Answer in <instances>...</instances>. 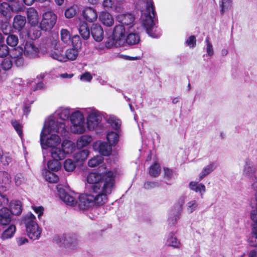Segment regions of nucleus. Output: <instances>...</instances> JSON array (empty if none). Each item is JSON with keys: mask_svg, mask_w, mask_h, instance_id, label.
I'll return each mask as SVG.
<instances>
[{"mask_svg": "<svg viewBox=\"0 0 257 257\" xmlns=\"http://www.w3.org/2000/svg\"><path fill=\"white\" fill-rule=\"evenodd\" d=\"M115 173L102 165L97 172L87 176V181L92 184L90 194H82L78 196L77 204L80 210H86L92 206H102L108 200L114 186Z\"/></svg>", "mask_w": 257, "mask_h": 257, "instance_id": "f257e3e1", "label": "nucleus"}, {"mask_svg": "<svg viewBox=\"0 0 257 257\" xmlns=\"http://www.w3.org/2000/svg\"><path fill=\"white\" fill-rule=\"evenodd\" d=\"M58 124H59L53 119L49 123H44L40 134V143L43 149L46 148L51 149L60 145L61 138L55 133L64 136L67 135V132L65 131L64 124L60 123L59 127H57Z\"/></svg>", "mask_w": 257, "mask_h": 257, "instance_id": "f03ea898", "label": "nucleus"}, {"mask_svg": "<svg viewBox=\"0 0 257 257\" xmlns=\"http://www.w3.org/2000/svg\"><path fill=\"white\" fill-rule=\"evenodd\" d=\"M146 10L143 11L141 20L142 25L148 35L152 38H158L160 33L158 31L153 20L155 16L154 7L152 0H145Z\"/></svg>", "mask_w": 257, "mask_h": 257, "instance_id": "7ed1b4c3", "label": "nucleus"}, {"mask_svg": "<svg viewBox=\"0 0 257 257\" xmlns=\"http://www.w3.org/2000/svg\"><path fill=\"white\" fill-rule=\"evenodd\" d=\"M127 28L122 25L115 26L113 29L112 36L107 38L105 42V45L107 48L113 46L120 47L125 44V39L127 34Z\"/></svg>", "mask_w": 257, "mask_h": 257, "instance_id": "20e7f679", "label": "nucleus"}, {"mask_svg": "<svg viewBox=\"0 0 257 257\" xmlns=\"http://www.w3.org/2000/svg\"><path fill=\"white\" fill-rule=\"evenodd\" d=\"M23 221L28 236L33 240L39 238L42 230L36 222L35 216L31 212L28 213L23 216Z\"/></svg>", "mask_w": 257, "mask_h": 257, "instance_id": "39448f33", "label": "nucleus"}, {"mask_svg": "<svg viewBox=\"0 0 257 257\" xmlns=\"http://www.w3.org/2000/svg\"><path fill=\"white\" fill-rule=\"evenodd\" d=\"M70 109L68 107H60L58 108L54 112V113L50 116L45 121V123H49L51 119L56 121L59 124L57 125V127H59L60 123H62L65 125V131L67 132L68 119L70 118L71 116Z\"/></svg>", "mask_w": 257, "mask_h": 257, "instance_id": "423d86ee", "label": "nucleus"}, {"mask_svg": "<svg viewBox=\"0 0 257 257\" xmlns=\"http://www.w3.org/2000/svg\"><path fill=\"white\" fill-rule=\"evenodd\" d=\"M84 112L87 115L86 125L87 130L92 131L100 123L102 120V113L93 107L84 109Z\"/></svg>", "mask_w": 257, "mask_h": 257, "instance_id": "0eeeda50", "label": "nucleus"}, {"mask_svg": "<svg viewBox=\"0 0 257 257\" xmlns=\"http://www.w3.org/2000/svg\"><path fill=\"white\" fill-rule=\"evenodd\" d=\"M257 171V155L247 158L244 160L242 168L244 176L250 178Z\"/></svg>", "mask_w": 257, "mask_h": 257, "instance_id": "6e6552de", "label": "nucleus"}, {"mask_svg": "<svg viewBox=\"0 0 257 257\" xmlns=\"http://www.w3.org/2000/svg\"><path fill=\"white\" fill-rule=\"evenodd\" d=\"M57 20L56 15L51 11L45 12L40 23V27L42 30H50L54 26Z\"/></svg>", "mask_w": 257, "mask_h": 257, "instance_id": "1a4fd4ad", "label": "nucleus"}, {"mask_svg": "<svg viewBox=\"0 0 257 257\" xmlns=\"http://www.w3.org/2000/svg\"><path fill=\"white\" fill-rule=\"evenodd\" d=\"M60 199L67 205L75 206L77 204L78 195L74 192L67 193L63 188H58Z\"/></svg>", "mask_w": 257, "mask_h": 257, "instance_id": "9d476101", "label": "nucleus"}, {"mask_svg": "<svg viewBox=\"0 0 257 257\" xmlns=\"http://www.w3.org/2000/svg\"><path fill=\"white\" fill-rule=\"evenodd\" d=\"M57 242L71 249L76 248L78 243V239L75 234H63L58 237Z\"/></svg>", "mask_w": 257, "mask_h": 257, "instance_id": "9b49d317", "label": "nucleus"}, {"mask_svg": "<svg viewBox=\"0 0 257 257\" xmlns=\"http://www.w3.org/2000/svg\"><path fill=\"white\" fill-rule=\"evenodd\" d=\"M23 53V49L21 47L15 48L10 51L11 58L17 67L22 66L24 64Z\"/></svg>", "mask_w": 257, "mask_h": 257, "instance_id": "f8f14e48", "label": "nucleus"}, {"mask_svg": "<svg viewBox=\"0 0 257 257\" xmlns=\"http://www.w3.org/2000/svg\"><path fill=\"white\" fill-rule=\"evenodd\" d=\"M23 10V7L15 8L14 6L12 7L7 3H3L0 5V14L4 17L6 20L11 19L13 12H19Z\"/></svg>", "mask_w": 257, "mask_h": 257, "instance_id": "ddd939ff", "label": "nucleus"}, {"mask_svg": "<svg viewBox=\"0 0 257 257\" xmlns=\"http://www.w3.org/2000/svg\"><path fill=\"white\" fill-rule=\"evenodd\" d=\"M135 25L130 26L127 28V36L125 39V44L134 45L138 44L140 41V36L135 30Z\"/></svg>", "mask_w": 257, "mask_h": 257, "instance_id": "4468645a", "label": "nucleus"}, {"mask_svg": "<svg viewBox=\"0 0 257 257\" xmlns=\"http://www.w3.org/2000/svg\"><path fill=\"white\" fill-rule=\"evenodd\" d=\"M49 54L52 59L61 62H65V52L59 43L56 42L54 49L49 52Z\"/></svg>", "mask_w": 257, "mask_h": 257, "instance_id": "2eb2a0df", "label": "nucleus"}, {"mask_svg": "<svg viewBox=\"0 0 257 257\" xmlns=\"http://www.w3.org/2000/svg\"><path fill=\"white\" fill-rule=\"evenodd\" d=\"M23 52L26 56L30 58H35L38 57L39 49L34 43L27 42L24 45Z\"/></svg>", "mask_w": 257, "mask_h": 257, "instance_id": "dca6fc26", "label": "nucleus"}, {"mask_svg": "<svg viewBox=\"0 0 257 257\" xmlns=\"http://www.w3.org/2000/svg\"><path fill=\"white\" fill-rule=\"evenodd\" d=\"M93 149L99 152L103 156H109L112 151L111 147L106 143L101 141H97L93 143Z\"/></svg>", "mask_w": 257, "mask_h": 257, "instance_id": "f3484780", "label": "nucleus"}, {"mask_svg": "<svg viewBox=\"0 0 257 257\" xmlns=\"http://www.w3.org/2000/svg\"><path fill=\"white\" fill-rule=\"evenodd\" d=\"M71 125L69 127L68 126L67 132L68 131L75 134H83L86 132L87 129L85 121L72 122Z\"/></svg>", "mask_w": 257, "mask_h": 257, "instance_id": "a211bd4d", "label": "nucleus"}, {"mask_svg": "<svg viewBox=\"0 0 257 257\" xmlns=\"http://www.w3.org/2000/svg\"><path fill=\"white\" fill-rule=\"evenodd\" d=\"M11 175L5 171H0V189L7 191L11 183Z\"/></svg>", "mask_w": 257, "mask_h": 257, "instance_id": "6ab92c4d", "label": "nucleus"}, {"mask_svg": "<svg viewBox=\"0 0 257 257\" xmlns=\"http://www.w3.org/2000/svg\"><path fill=\"white\" fill-rule=\"evenodd\" d=\"M16 231V227L14 224L4 225L0 238L3 240L9 239L13 237Z\"/></svg>", "mask_w": 257, "mask_h": 257, "instance_id": "aec40b11", "label": "nucleus"}, {"mask_svg": "<svg viewBox=\"0 0 257 257\" xmlns=\"http://www.w3.org/2000/svg\"><path fill=\"white\" fill-rule=\"evenodd\" d=\"M166 244L168 246H172L175 248H180L182 246V243L178 239L174 232H169L166 236Z\"/></svg>", "mask_w": 257, "mask_h": 257, "instance_id": "412c9836", "label": "nucleus"}, {"mask_svg": "<svg viewBox=\"0 0 257 257\" xmlns=\"http://www.w3.org/2000/svg\"><path fill=\"white\" fill-rule=\"evenodd\" d=\"M91 34L94 40L97 42H100L103 39V30L99 25L93 24L92 26Z\"/></svg>", "mask_w": 257, "mask_h": 257, "instance_id": "4be33fe9", "label": "nucleus"}, {"mask_svg": "<svg viewBox=\"0 0 257 257\" xmlns=\"http://www.w3.org/2000/svg\"><path fill=\"white\" fill-rule=\"evenodd\" d=\"M82 16L83 18L89 23H93L97 19L96 11L90 7H87L84 9Z\"/></svg>", "mask_w": 257, "mask_h": 257, "instance_id": "5701e85b", "label": "nucleus"}, {"mask_svg": "<svg viewBox=\"0 0 257 257\" xmlns=\"http://www.w3.org/2000/svg\"><path fill=\"white\" fill-rule=\"evenodd\" d=\"M12 212L7 207H3L0 210V224L8 225L11 221Z\"/></svg>", "mask_w": 257, "mask_h": 257, "instance_id": "b1692460", "label": "nucleus"}, {"mask_svg": "<svg viewBox=\"0 0 257 257\" xmlns=\"http://www.w3.org/2000/svg\"><path fill=\"white\" fill-rule=\"evenodd\" d=\"M60 146L61 147L63 153L65 156L71 154L75 150L76 145L73 142L65 140L61 143Z\"/></svg>", "mask_w": 257, "mask_h": 257, "instance_id": "393cba45", "label": "nucleus"}, {"mask_svg": "<svg viewBox=\"0 0 257 257\" xmlns=\"http://www.w3.org/2000/svg\"><path fill=\"white\" fill-rule=\"evenodd\" d=\"M27 19L29 23L31 26H35L38 24L39 17L37 11L35 9L30 8L28 9Z\"/></svg>", "mask_w": 257, "mask_h": 257, "instance_id": "a878e982", "label": "nucleus"}, {"mask_svg": "<svg viewBox=\"0 0 257 257\" xmlns=\"http://www.w3.org/2000/svg\"><path fill=\"white\" fill-rule=\"evenodd\" d=\"M92 141V138L91 136L84 135L78 138L76 142L75 145L78 150H81L87 147Z\"/></svg>", "mask_w": 257, "mask_h": 257, "instance_id": "bb28decb", "label": "nucleus"}, {"mask_svg": "<svg viewBox=\"0 0 257 257\" xmlns=\"http://www.w3.org/2000/svg\"><path fill=\"white\" fill-rule=\"evenodd\" d=\"M117 20L123 25L130 27L135 20L134 16L130 13L119 14L116 17Z\"/></svg>", "mask_w": 257, "mask_h": 257, "instance_id": "cd10ccee", "label": "nucleus"}, {"mask_svg": "<svg viewBox=\"0 0 257 257\" xmlns=\"http://www.w3.org/2000/svg\"><path fill=\"white\" fill-rule=\"evenodd\" d=\"M26 23L25 17L22 15H17L13 19V28L20 31L22 30L25 27Z\"/></svg>", "mask_w": 257, "mask_h": 257, "instance_id": "c85d7f7f", "label": "nucleus"}, {"mask_svg": "<svg viewBox=\"0 0 257 257\" xmlns=\"http://www.w3.org/2000/svg\"><path fill=\"white\" fill-rule=\"evenodd\" d=\"M90 152L87 149L78 151L73 155V158L77 163L84 162L89 155Z\"/></svg>", "mask_w": 257, "mask_h": 257, "instance_id": "c756f323", "label": "nucleus"}, {"mask_svg": "<svg viewBox=\"0 0 257 257\" xmlns=\"http://www.w3.org/2000/svg\"><path fill=\"white\" fill-rule=\"evenodd\" d=\"M99 20L103 25L107 27L111 26L114 23L112 16L107 12H101L99 16Z\"/></svg>", "mask_w": 257, "mask_h": 257, "instance_id": "7c9ffc66", "label": "nucleus"}, {"mask_svg": "<svg viewBox=\"0 0 257 257\" xmlns=\"http://www.w3.org/2000/svg\"><path fill=\"white\" fill-rule=\"evenodd\" d=\"M50 154L51 157L54 160L60 161L66 158L60 145L51 149Z\"/></svg>", "mask_w": 257, "mask_h": 257, "instance_id": "2f4dec72", "label": "nucleus"}, {"mask_svg": "<svg viewBox=\"0 0 257 257\" xmlns=\"http://www.w3.org/2000/svg\"><path fill=\"white\" fill-rule=\"evenodd\" d=\"M189 188L196 192H199L201 198L203 197V194L206 192L205 185L196 182H191L189 184Z\"/></svg>", "mask_w": 257, "mask_h": 257, "instance_id": "473e14b6", "label": "nucleus"}, {"mask_svg": "<svg viewBox=\"0 0 257 257\" xmlns=\"http://www.w3.org/2000/svg\"><path fill=\"white\" fill-rule=\"evenodd\" d=\"M78 31L80 35L85 40H87L90 37V31L87 24L84 22H80L78 26Z\"/></svg>", "mask_w": 257, "mask_h": 257, "instance_id": "72a5a7b5", "label": "nucleus"}, {"mask_svg": "<svg viewBox=\"0 0 257 257\" xmlns=\"http://www.w3.org/2000/svg\"><path fill=\"white\" fill-rule=\"evenodd\" d=\"M78 55V49L74 48L67 49L65 51V62L69 60L73 61L75 60L77 58Z\"/></svg>", "mask_w": 257, "mask_h": 257, "instance_id": "f704fd0d", "label": "nucleus"}, {"mask_svg": "<svg viewBox=\"0 0 257 257\" xmlns=\"http://www.w3.org/2000/svg\"><path fill=\"white\" fill-rule=\"evenodd\" d=\"M11 211L14 215H19L22 211V203L19 200H13L10 203Z\"/></svg>", "mask_w": 257, "mask_h": 257, "instance_id": "c9c22d12", "label": "nucleus"}, {"mask_svg": "<svg viewBox=\"0 0 257 257\" xmlns=\"http://www.w3.org/2000/svg\"><path fill=\"white\" fill-rule=\"evenodd\" d=\"M84 113H85L84 110L83 111L75 110L72 112L70 118L71 123L85 121Z\"/></svg>", "mask_w": 257, "mask_h": 257, "instance_id": "e433bc0d", "label": "nucleus"}, {"mask_svg": "<svg viewBox=\"0 0 257 257\" xmlns=\"http://www.w3.org/2000/svg\"><path fill=\"white\" fill-rule=\"evenodd\" d=\"M214 163H211L205 166L201 170L199 175V181L203 179L205 176L213 172L215 169Z\"/></svg>", "mask_w": 257, "mask_h": 257, "instance_id": "4c0bfd02", "label": "nucleus"}, {"mask_svg": "<svg viewBox=\"0 0 257 257\" xmlns=\"http://www.w3.org/2000/svg\"><path fill=\"white\" fill-rule=\"evenodd\" d=\"M42 174L45 180L49 182L56 183L58 181V176L54 173L51 172V171L44 169Z\"/></svg>", "mask_w": 257, "mask_h": 257, "instance_id": "58836bf2", "label": "nucleus"}, {"mask_svg": "<svg viewBox=\"0 0 257 257\" xmlns=\"http://www.w3.org/2000/svg\"><path fill=\"white\" fill-rule=\"evenodd\" d=\"M219 7L222 14L230 10L232 7V0H219Z\"/></svg>", "mask_w": 257, "mask_h": 257, "instance_id": "ea45409f", "label": "nucleus"}, {"mask_svg": "<svg viewBox=\"0 0 257 257\" xmlns=\"http://www.w3.org/2000/svg\"><path fill=\"white\" fill-rule=\"evenodd\" d=\"M103 161V157L100 155H97L90 158L88 161L87 165L89 167L94 168L101 164Z\"/></svg>", "mask_w": 257, "mask_h": 257, "instance_id": "a19ab883", "label": "nucleus"}, {"mask_svg": "<svg viewBox=\"0 0 257 257\" xmlns=\"http://www.w3.org/2000/svg\"><path fill=\"white\" fill-rule=\"evenodd\" d=\"M14 181L16 186L20 187L26 183L27 179L23 174L18 173L14 176Z\"/></svg>", "mask_w": 257, "mask_h": 257, "instance_id": "79ce46f5", "label": "nucleus"}, {"mask_svg": "<svg viewBox=\"0 0 257 257\" xmlns=\"http://www.w3.org/2000/svg\"><path fill=\"white\" fill-rule=\"evenodd\" d=\"M107 140L110 145H115L119 140V135L117 133L114 132H109L107 134Z\"/></svg>", "mask_w": 257, "mask_h": 257, "instance_id": "37998d69", "label": "nucleus"}, {"mask_svg": "<svg viewBox=\"0 0 257 257\" xmlns=\"http://www.w3.org/2000/svg\"><path fill=\"white\" fill-rule=\"evenodd\" d=\"M198 206L199 204L197 200H191L186 204V211L189 214L192 213L198 209Z\"/></svg>", "mask_w": 257, "mask_h": 257, "instance_id": "c03bdc74", "label": "nucleus"}, {"mask_svg": "<svg viewBox=\"0 0 257 257\" xmlns=\"http://www.w3.org/2000/svg\"><path fill=\"white\" fill-rule=\"evenodd\" d=\"M47 167L48 170L57 172L61 168V163L59 160H54L49 161L47 164Z\"/></svg>", "mask_w": 257, "mask_h": 257, "instance_id": "a18cd8bd", "label": "nucleus"}, {"mask_svg": "<svg viewBox=\"0 0 257 257\" xmlns=\"http://www.w3.org/2000/svg\"><path fill=\"white\" fill-rule=\"evenodd\" d=\"M107 122L116 130L119 129L121 125L120 120L114 116H110L107 118Z\"/></svg>", "mask_w": 257, "mask_h": 257, "instance_id": "49530a36", "label": "nucleus"}, {"mask_svg": "<svg viewBox=\"0 0 257 257\" xmlns=\"http://www.w3.org/2000/svg\"><path fill=\"white\" fill-rule=\"evenodd\" d=\"M251 246H257V228L255 225L253 226L252 231L248 239Z\"/></svg>", "mask_w": 257, "mask_h": 257, "instance_id": "de8ad7c7", "label": "nucleus"}, {"mask_svg": "<svg viewBox=\"0 0 257 257\" xmlns=\"http://www.w3.org/2000/svg\"><path fill=\"white\" fill-rule=\"evenodd\" d=\"M64 168L67 172H72L76 168V164L72 159H67L64 162Z\"/></svg>", "mask_w": 257, "mask_h": 257, "instance_id": "09e8293b", "label": "nucleus"}, {"mask_svg": "<svg viewBox=\"0 0 257 257\" xmlns=\"http://www.w3.org/2000/svg\"><path fill=\"white\" fill-rule=\"evenodd\" d=\"M160 171L161 169L159 165L155 163L150 167L149 174L151 176L156 177L160 174Z\"/></svg>", "mask_w": 257, "mask_h": 257, "instance_id": "8fccbe9b", "label": "nucleus"}, {"mask_svg": "<svg viewBox=\"0 0 257 257\" xmlns=\"http://www.w3.org/2000/svg\"><path fill=\"white\" fill-rule=\"evenodd\" d=\"M60 34L62 41L65 44H69L71 39L69 32L66 29H62Z\"/></svg>", "mask_w": 257, "mask_h": 257, "instance_id": "3c124183", "label": "nucleus"}, {"mask_svg": "<svg viewBox=\"0 0 257 257\" xmlns=\"http://www.w3.org/2000/svg\"><path fill=\"white\" fill-rule=\"evenodd\" d=\"M77 11V7L76 6H73L66 10L65 12V17L67 18H71L76 15Z\"/></svg>", "mask_w": 257, "mask_h": 257, "instance_id": "603ef678", "label": "nucleus"}, {"mask_svg": "<svg viewBox=\"0 0 257 257\" xmlns=\"http://www.w3.org/2000/svg\"><path fill=\"white\" fill-rule=\"evenodd\" d=\"M19 39L15 35H10L7 38V43L11 47H15L18 44Z\"/></svg>", "mask_w": 257, "mask_h": 257, "instance_id": "864d4df0", "label": "nucleus"}, {"mask_svg": "<svg viewBox=\"0 0 257 257\" xmlns=\"http://www.w3.org/2000/svg\"><path fill=\"white\" fill-rule=\"evenodd\" d=\"M72 44L73 48L79 49L81 46V41L78 35H75L72 38Z\"/></svg>", "mask_w": 257, "mask_h": 257, "instance_id": "5fc2aeb1", "label": "nucleus"}, {"mask_svg": "<svg viewBox=\"0 0 257 257\" xmlns=\"http://www.w3.org/2000/svg\"><path fill=\"white\" fill-rule=\"evenodd\" d=\"M13 63L12 59H5L1 63L2 67L5 70H8L12 67Z\"/></svg>", "mask_w": 257, "mask_h": 257, "instance_id": "6e6d98bb", "label": "nucleus"}, {"mask_svg": "<svg viewBox=\"0 0 257 257\" xmlns=\"http://www.w3.org/2000/svg\"><path fill=\"white\" fill-rule=\"evenodd\" d=\"M205 43L206 44V50L207 54L209 56L211 57L214 54V51H213V49L212 45L211 43V42H210L209 38L208 37H207L206 38Z\"/></svg>", "mask_w": 257, "mask_h": 257, "instance_id": "4d7b16f0", "label": "nucleus"}, {"mask_svg": "<svg viewBox=\"0 0 257 257\" xmlns=\"http://www.w3.org/2000/svg\"><path fill=\"white\" fill-rule=\"evenodd\" d=\"M12 124L19 135L21 137L22 135V126L21 123L18 121L14 120L12 121Z\"/></svg>", "mask_w": 257, "mask_h": 257, "instance_id": "13d9d810", "label": "nucleus"}, {"mask_svg": "<svg viewBox=\"0 0 257 257\" xmlns=\"http://www.w3.org/2000/svg\"><path fill=\"white\" fill-rule=\"evenodd\" d=\"M196 38L194 36H191L186 40V45L190 48H193L196 45Z\"/></svg>", "mask_w": 257, "mask_h": 257, "instance_id": "bf43d9fd", "label": "nucleus"}, {"mask_svg": "<svg viewBox=\"0 0 257 257\" xmlns=\"http://www.w3.org/2000/svg\"><path fill=\"white\" fill-rule=\"evenodd\" d=\"M80 79L83 82H90L92 79V76L89 72H86L80 75Z\"/></svg>", "mask_w": 257, "mask_h": 257, "instance_id": "052dcab7", "label": "nucleus"}, {"mask_svg": "<svg viewBox=\"0 0 257 257\" xmlns=\"http://www.w3.org/2000/svg\"><path fill=\"white\" fill-rule=\"evenodd\" d=\"M159 186V183L157 182H146L144 183V188L146 189H151Z\"/></svg>", "mask_w": 257, "mask_h": 257, "instance_id": "680f3d73", "label": "nucleus"}, {"mask_svg": "<svg viewBox=\"0 0 257 257\" xmlns=\"http://www.w3.org/2000/svg\"><path fill=\"white\" fill-rule=\"evenodd\" d=\"M10 53L8 46L5 44L0 45V57L6 56Z\"/></svg>", "mask_w": 257, "mask_h": 257, "instance_id": "e2e57ef3", "label": "nucleus"}, {"mask_svg": "<svg viewBox=\"0 0 257 257\" xmlns=\"http://www.w3.org/2000/svg\"><path fill=\"white\" fill-rule=\"evenodd\" d=\"M32 209L38 214V217L40 219L41 216L43 215L44 212V208L42 206H32Z\"/></svg>", "mask_w": 257, "mask_h": 257, "instance_id": "0e129e2a", "label": "nucleus"}, {"mask_svg": "<svg viewBox=\"0 0 257 257\" xmlns=\"http://www.w3.org/2000/svg\"><path fill=\"white\" fill-rule=\"evenodd\" d=\"M16 241L17 244L20 246H22V245L28 243V239L25 237L19 236V237H16Z\"/></svg>", "mask_w": 257, "mask_h": 257, "instance_id": "69168bd1", "label": "nucleus"}, {"mask_svg": "<svg viewBox=\"0 0 257 257\" xmlns=\"http://www.w3.org/2000/svg\"><path fill=\"white\" fill-rule=\"evenodd\" d=\"M250 217L254 223L253 226L254 225H255V226L257 228V208L251 211L250 213Z\"/></svg>", "mask_w": 257, "mask_h": 257, "instance_id": "338daca9", "label": "nucleus"}, {"mask_svg": "<svg viewBox=\"0 0 257 257\" xmlns=\"http://www.w3.org/2000/svg\"><path fill=\"white\" fill-rule=\"evenodd\" d=\"M251 180V187L254 189H257V173L253 174L252 177L249 178Z\"/></svg>", "mask_w": 257, "mask_h": 257, "instance_id": "774afa93", "label": "nucleus"}]
</instances>
